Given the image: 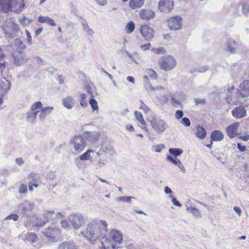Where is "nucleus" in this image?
<instances>
[{
    "instance_id": "f257e3e1",
    "label": "nucleus",
    "mask_w": 249,
    "mask_h": 249,
    "mask_svg": "<svg viewBox=\"0 0 249 249\" xmlns=\"http://www.w3.org/2000/svg\"><path fill=\"white\" fill-rule=\"evenodd\" d=\"M153 130L158 135H161L169 127L167 122L160 117L152 114L147 118Z\"/></svg>"
},
{
    "instance_id": "f03ea898",
    "label": "nucleus",
    "mask_w": 249,
    "mask_h": 249,
    "mask_svg": "<svg viewBox=\"0 0 249 249\" xmlns=\"http://www.w3.org/2000/svg\"><path fill=\"white\" fill-rule=\"evenodd\" d=\"M237 96L238 97V100H233L230 95H228L226 98V102L229 104L238 105L240 103L239 100L249 97V80H245L241 83L237 90Z\"/></svg>"
},
{
    "instance_id": "7ed1b4c3",
    "label": "nucleus",
    "mask_w": 249,
    "mask_h": 249,
    "mask_svg": "<svg viewBox=\"0 0 249 249\" xmlns=\"http://www.w3.org/2000/svg\"><path fill=\"white\" fill-rule=\"evenodd\" d=\"M81 234L90 243L93 244L98 241L100 234L92 224H89L86 229Z\"/></svg>"
},
{
    "instance_id": "20e7f679",
    "label": "nucleus",
    "mask_w": 249,
    "mask_h": 249,
    "mask_svg": "<svg viewBox=\"0 0 249 249\" xmlns=\"http://www.w3.org/2000/svg\"><path fill=\"white\" fill-rule=\"evenodd\" d=\"M158 63L160 68L166 71L174 69L177 65L176 59L171 55L160 57Z\"/></svg>"
},
{
    "instance_id": "39448f33",
    "label": "nucleus",
    "mask_w": 249,
    "mask_h": 249,
    "mask_svg": "<svg viewBox=\"0 0 249 249\" xmlns=\"http://www.w3.org/2000/svg\"><path fill=\"white\" fill-rule=\"evenodd\" d=\"M106 239L108 241L107 244L114 249L117 245H120L123 242V236L121 231L111 229L109 233V238H106Z\"/></svg>"
},
{
    "instance_id": "423d86ee",
    "label": "nucleus",
    "mask_w": 249,
    "mask_h": 249,
    "mask_svg": "<svg viewBox=\"0 0 249 249\" xmlns=\"http://www.w3.org/2000/svg\"><path fill=\"white\" fill-rule=\"evenodd\" d=\"M3 30L8 37H14L19 31V27L11 18L7 19L4 23Z\"/></svg>"
},
{
    "instance_id": "0eeeda50",
    "label": "nucleus",
    "mask_w": 249,
    "mask_h": 249,
    "mask_svg": "<svg viewBox=\"0 0 249 249\" xmlns=\"http://www.w3.org/2000/svg\"><path fill=\"white\" fill-rule=\"evenodd\" d=\"M14 64L17 66H20L25 63L29 58L27 55L21 50H16L12 54Z\"/></svg>"
},
{
    "instance_id": "6e6552de",
    "label": "nucleus",
    "mask_w": 249,
    "mask_h": 249,
    "mask_svg": "<svg viewBox=\"0 0 249 249\" xmlns=\"http://www.w3.org/2000/svg\"><path fill=\"white\" fill-rule=\"evenodd\" d=\"M71 144L73 145L74 150L77 152L83 151L86 146V141L81 135H75L71 140Z\"/></svg>"
},
{
    "instance_id": "1a4fd4ad",
    "label": "nucleus",
    "mask_w": 249,
    "mask_h": 249,
    "mask_svg": "<svg viewBox=\"0 0 249 249\" xmlns=\"http://www.w3.org/2000/svg\"><path fill=\"white\" fill-rule=\"evenodd\" d=\"M68 219L74 229H79L84 224V218L79 213H72L68 217Z\"/></svg>"
},
{
    "instance_id": "9d476101",
    "label": "nucleus",
    "mask_w": 249,
    "mask_h": 249,
    "mask_svg": "<svg viewBox=\"0 0 249 249\" xmlns=\"http://www.w3.org/2000/svg\"><path fill=\"white\" fill-rule=\"evenodd\" d=\"M35 206V203L29 200H25L20 203L18 207V210L23 215L31 212Z\"/></svg>"
},
{
    "instance_id": "9b49d317",
    "label": "nucleus",
    "mask_w": 249,
    "mask_h": 249,
    "mask_svg": "<svg viewBox=\"0 0 249 249\" xmlns=\"http://www.w3.org/2000/svg\"><path fill=\"white\" fill-rule=\"evenodd\" d=\"M158 9L162 12L169 13L173 9L174 2L171 0H160L158 3Z\"/></svg>"
},
{
    "instance_id": "f8f14e48",
    "label": "nucleus",
    "mask_w": 249,
    "mask_h": 249,
    "mask_svg": "<svg viewBox=\"0 0 249 249\" xmlns=\"http://www.w3.org/2000/svg\"><path fill=\"white\" fill-rule=\"evenodd\" d=\"M181 18L178 16L172 17L168 20L169 28L171 30H177L181 28Z\"/></svg>"
},
{
    "instance_id": "ddd939ff",
    "label": "nucleus",
    "mask_w": 249,
    "mask_h": 249,
    "mask_svg": "<svg viewBox=\"0 0 249 249\" xmlns=\"http://www.w3.org/2000/svg\"><path fill=\"white\" fill-rule=\"evenodd\" d=\"M140 32L143 37L148 41L151 40L154 35V30L147 25L141 26Z\"/></svg>"
},
{
    "instance_id": "4468645a",
    "label": "nucleus",
    "mask_w": 249,
    "mask_h": 249,
    "mask_svg": "<svg viewBox=\"0 0 249 249\" xmlns=\"http://www.w3.org/2000/svg\"><path fill=\"white\" fill-rule=\"evenodd\" d=\"M24 7V0H12L10 11L18 14L23 11Z\"/></svg>"
},
{
    "instance_id": "2eb2a0df",
    "label": "nucleus",
    "mask_w": 249,
    "mask_h": 249,
    "mask_svg": "<svg viewBox=\"0 0 249 249\" xmlns=\"http://www.w3.org/2000/svg\"><path fill=\"white\" fill-rule=\"evenodd\" d=\"M108 154L112 156L115 154V151L110 143L108 142H103L101 145L99 151L97 153L98 156H100L102 154Z\"/></svg>"
},
{
    "instance_id": "dca6fc26",
    "label": "nucleus",
    "mask_w": 249,
    "mask_h": 249,
    "mask_svg": "<svg viewBox=\"0 0 249 249\" xmlns=\"http://www.w3.org/2000/svg\"><path fill=\"white\" fill-rule=\"evenodd\" d=\"M231 114L233 117L238 119L245 117L247 114V110L242 106L234 108L231 111Z\"/></svg>"
},
{
    "instance_id": "f3484780",
    "label": "nucleus",
    "mask_w": 249,
    "mask_h": 249,
    "mask_svg": "<svg viewBox=\"0 0 249 249\" xmlns=\"http://www.w3.org/2000/svg\"><path fill=\"white\" fill-rule=\"evenodd\" d=\"M43 234L47 237L55 240V238L60 235L61 231L55 227L46 228L43 231Z\"/></svg>"
},
{
    "instance_id": "a211bd4d",
    "label": "nucleus",
    "mask_w": 249,
    "mask_h": 249,
    "mask_svg": "<svg viewBox=\"0 0 249 249\" xmlns=\"http://www.w3.org/2000/svg\"><path fill=\"white\" fill-rule=\"evenodd\" d=\"M84 137L90 143H94L99 140L100 133L96 131H86L84 133Z\"/></svg>"
},
{
    "instance_id": "6ab92c4d",
    "label": "nucleus",
    "mask_w": 249,
    "mask_h": 249,
    "mask_svg": "<svg viewBox=\"0 0 249 249\" xmlns=\"http://www.w3.org/2000/svg\"><path fill=\"white\" fill-rule=\"evenodd\" d=\"M239 124V122H236L227 127V135L230 138H233L236 135H238L237 131Z\"/></svg>"
},
{
    "instance_id": "aec40b11",
    "label": "nucleus",
    "mask_w": 249,
    "mask_h": 249,
    "mask_svg": "<svg viewBox=\"0 0 249 249\" xmlns=\"http://www.w3.org/2000/svg\"><path fill=\"white\" fill-rule=\"evenodd\" d=\"M11 83L5 78L0 79V95L4 96L10 89Z\"/></svg>"
},
{
    "instance_id": "412c9836",
    "label": "nucleus",
    "mask_w": 249,
    "mask_h": 249,
    "mask_svg": "<svg viewBox=\"0 0 249 249\" xmlns=\"http://www.w3.org/2000/svg\"><path fill=\"white\" fill-rule=\"evenodd\" d=\"M47 221H51L52 224L57 222L58 219H61V213H54L53 211L47 212L44 215Z\"/></svg>"
},
{
    "instance_id": "4be33fe9",
    "label": "nucleus",
    "mask_w": 249,
    "mask_h": 249,
    "mask_svg": "<svg viewBox=\"0 0 249 249\" xmlns=\"http://www.w3.org/2000/svg\"><path fill=\"white\" fill-rule=\"evenodd\" d=\"M140 17L144 20H148L154 18L155 13L149 9H142L139 13Z\"/></svg>"
},
{
    "instance_id": "5701e85b",
    "label": "nucleus",
    "mask_w": 249,
    "mask_h": 249,
    "mask_svg": "<svg viewBox=\"0 0 249 249\" xmlns=\"http://www.w3.org/2000/svg\"><path fill=\"white\" fill-rule=\"evenodd\" d=\"M40 179V176L38 173H31L28 177L29 182L34 184V187L37 188Z\"/></svg>"
},
{
    "instance_id": "b1692460",
    "label": "nucleus",
    "mask_w": 249,
    "mask_h": 249,
    "mask_svg": "<svg viewBox=\"0 0 249 249\" xmlns=\"http://www.w3.org/2000/svg\"><path fill=\"white\" fill-rule=\"evenodd\" d=\"M227 50L232 53H236L237 43L233 39H229L226 43Z\"/></svg>"
},
{
    "instance_id": "393cba45",
    "label": "nucleus",
    "mask_w": 249,
    "mask_h": 249,
    "mask_svg": "<svg viewBox=\"0 0 249 249\" xmlns=\"http://www.w3.org/2000/svg\"><path fill=\"white\" fill-rule=\"evenodd\" d=\"M53 107H46L42 109L39 115V119L40 121H44L46 116L51 114L53 110Z\"/></svg>"
},
{
    "instance_id": "a878e982",
    "label": "nucleus",
    "mask_w": 249,
    "mask_h": 249,
    "mask_svg": "<svg viewBox=\"0 0 249 249\" xmlns=\"http://www.w3.org/2000/svg\"><path fill=\"white\" fill-rule=\"evenodd\" d=\"M75 100L71 96H68L63 99V106L68 109H71L74 106Z\"/></svg>"
},
{
    "instance_id": "bb28decb",
    "label": "nucleus",
    "mask_w": 249,
    "mask_h": 249,
    "mask_svg": "<svg viewBox=\"0 0 249 249\" xmlns=\"http://www.w3.org/2000/svg\"><path fill=\"white\" fill-rule=\"evenodd\" d=\"M12 0H0V8L4 12L10 11V6Z\"/></svg>"
},
{
    "instance_id": "cd10ccee",
    "label": "nucleus",
    "mask_w": 249,
    "mask_h": 249,
    "mask_svg": "<svg viewBox=\"0 0 249 249\" xmlns=\"http://www.w3.org/2000/svg\"><path fill=\"white\" fill-rule=\"evenodd\" d=\"M39 111H32L26 113V120L30 123L35 124L36 120V116Z\"/></svg>"
},
{
    "instance_id": "c85d7f7f",
    "label": "nucleus",
    "mask_w": 249,
    "mask_h": 249,
    "mask_svg": "<svg viewBox=\"0 0 249 249\" xmlns=\"http://www.w3.org/2000/svg\"><path fill=\"white\" fill-rule=\"evenodd\" d=\"M144 0H130L129 6L133 10L141 8L144 4Z\"/></svg>"
},
{
    "instance_id": "c756f323",
    "label": "nucleus",
    "mask_w": 249,
    "mask_h": 249,
    "mask_svg": "<svg viewBox=\"0 0 249 249\" xmlns=\"http://www.w3.org/2000/svg\"><path fill=\"white\" fill-rule=\"evenodd\" d=\"M211 138L212 141L218 142L223 139L224 135L221 131L215 130L212 133Z\"/></svg>"
},
{
    "instance_id": "7c9ffc66",
    "label": "nucleus",
    "mask_w": 249,
    "mask_h": 249,
    "mask_svg": "<svg viewBox=\"0 0 249 249\" xmlns=\"http://www.w3.org/2000/svg\"><path fill=\"white\" fill-rule=\"evenodd\" d=\"M38 21L40 23H46L52 26L56 25L53 19L48 17L39 16L38 18Z\"/></svg>"
},
{
    "instance_id": "2f4dec72",
    "label": "nucleus",
    "mask_w": 249,
    "mask_h": 249,
    "mask_svg": "<svg viewBox=\"0 0 249 249\" xmlns=\"http://www.w3.org/2000/svg\"><path fill=\"white\" fill-rule=\"evenodd\" d=\"M196 133L197 137L200 139H203L206 136V132L203 127L198 125L196 126Z\"/></svg>"
},
{
    "instance_id": "473e14b6",
    "label": "nucleus",
    "mask_w": 249,
    "mask_h": 249,
    "mask_svg": "<svg viewBox=\"0 0 249 249\" xmlns=\"http://www.w3.org/2000/svg\"><path fill=\"white\" fill-rule=\"evenodd\" d=\"M143 82L144 87L147 91H154V87L151 85V83L150 82L148 78V76L145 75L143 76Z\"/></svg>"
},
{
    "instance_id": "72a5a7b5",
    "label": "nucleus",
    "mask_w": 249,
    "mask_h": 249,
    "mask_svg": "<svg viewBox=\"0 0 249 249\" xmlns=\"http://www.w3.org/2000/svg\"><path fill=\"white\" fill-rule=\"evenodd\" d=\"M25 239L29 243L33 244L37 240V236L35 233L28 232L25 236Z\"/></svg>"
},
{
    "instance_id": "f704fd0d",
    "label": "nucleus",
    "mask_w": 249,
    "mask_h": 249,
    "mask_svg": "<svg viewBox=\"0 0 249 249\" xmlns=\"http://www.w3.org/2000/svg\"><path fill=\"white\" fill-rule=\"evenodd\" d=\"M187 210L189 213H191L196 217L199 218L201 217L200 211L196 208L192 207H187Z\"/></svg>"
},
{
    "instance_id": "c9c22d12",
    "label": "nucleus",
    "mask_w": 249,
    "mask_h": 249,
    "mask_svg": "<svg viewBox=\"0 0 249 249\" xmlns=\"http://www.w3.org/2000/svg\"><path fill=\"white\" fill-rule=\"evenodd\" d=\"M99 156V159L98 161L97 162V166L101 168L105 165L107 163V161L106 157V156L104 154H102L101 155Z\"/></svg>"
},
{
    "instance_id": "e433bc0d",
    "label": "nucleus",
    "mask_w": 249,
    "mask_h": 249,
    "mask_svg": "<svg viewBox=\"0 0 249 249\" xmlns=\"http://www.w3.org/2000/svg\"><path fill=\"white\" fill-rule=\"evenodd\" d=\"M93 153V151L91 150H88L84 153L79 156V159L81 160H89L91 157V153Z\"/></svg>"
},
{
    "instance_id": "4c0bfd02",
    "label": "nucleus",
    "mask_w": 249,
    "mask_h": 249,
    "mask_svg": "<svg viewBox=\"0 0 249 249\" xmlns=\"http://www.w3.org/2000/svg\"><path fill=\"white\" fill-rule=\"evenodd\" d=\"M135 117L136 119L142 124H145V122L143 118L142 114L138 111H136L134 113Z\"/></svg>"
},
{
    "instance_id": "58836bf2",
    "label": "nucleus",
    "mask_w": 249,
    "mask_h": 249,
    "mask_svg": "<svg viewBox=\"0 0 249 249\" xmlns=\"http://www.w3.org/2000/svg\"><path fill=\"white\" fill-rule=\"evenodd\" d=\"M5 55L3 53V50L0 48V69L2 70L5 68Z\"/></svg>"
},
{
    "instance_id": "ea45409f",
    "label": "nucleus",
    "mask_w": 249,
    "mask_h": 249,
    "mask_svg": "<svg viewBox=\"0 0 249 249\" xmlns=\"http://www.w3.org/2000/svg\"><path fill=\"white\" fill-rule=\"evenodd\" d=\"M135 24L133 22H128L126 26V32L127 34L131 33L135 29Z\"/></svg>"
},
{
    "instance_id": "a19ab883",
    "label": "nucleus",
    "mask_w": 249,
    "mask_h": 249,
    "mask_svg": "<svg viewBox=\"0 0 249 249\" xmlns=\"http://www.w3.org/2000/svg\"><path fill=\"white\" fill-rule=\"evenodd\" d=\"M80 104L81 106L83 107H86L88 106V103L86 100L87 95L84 93H82L80 94Z\"/></svg>"
},
{
    "instance_id": "79ce46f5",
    "label": "nucleus",
    "mask_w": 249,
    "mask_h": 249,
    "mask_svg": "<svg viewBox=\"0 0 249 249\" xmlns=\"http://www.w3.org/2000/svg\"><path fill=\"white\" fill-rule=\"evenodd\" d=\"M169 152L174 156H178L182 153L183 150L178 148H170Z\"/></svg>"
},
{
    "instance_id": "37998d69",
    "label": "nucleus",
    "mask_w": 249,
    "mask_h": 249,
    "mask_svg": "<svg viewBox=\"0 0 249 249\" xmlns=\"http://www.w3.org/2000/svg\"><path fill=\"white\" fill-rule=\"evenodd\" d=\"M42 108V104L41 102L38 101L33 104L30 108V110L32 111H35L37 109H41Z\"/></svg>"
},
{
    "instance_id": "c03bdc74",
    "label": "nucleus",
    "mask_w": 249,
    "mask_h": 249,
    "mask_svg": "<svg viewBox=\"0 0 249 249\" xmlns=\"http://www.w3.org/2000/svg\"><path fill=\"white\" fill-rule=\"evenodd\" d=\"M132 199H135V198L133 196H120V197L117 198L116 200L118 201H125L131 204L132 203L131 200Z\"/></svg>"
},
{
    "instance_id": "a18cd8bd",
    "label": "nucleus",
    "mask_w": 249,
    "mask_h": 249,
    "mask_svg": "<svg viewBox=\"0 0 249 249\" xmlns=\"http://www.w3.org/2000/svg\"><path fill=\"white\" fill-rule=\"evenodd\" d=\"M63 249H77L72 242L63 243Z\"/></svg>"
},
{
    "instance_id": "49530a36",
    "label": "nucleus",
    "mask_w": 249,
    "mask_h": 249,
    "mask_svg": "<svg viewBox=\"0 0 249 249\" xmlns=\"http://www.w3.org/2000/svg\"><path fill=\"white\" fill-rule=\"evenodd\" d=\"M151 51L156 54H164L165 53V50L164 48H153L151 49Z\"/></svg>"
},
{
    "instance_id": "de8ad7c7",
    "label": "nucleus",
    "mask_w": 249,
    "mask_h": 249,
    "mask_svg": "<svg viewBox=\"0 0 249 249\" xmlns=\"http://www.w3.org/2000/svg\"><path fill=\"white\" fill-rule=\"evenodd\" d=\"M89 103L94 111L98 110V107L97 106V102L95 99H91L89 101Z\"/></svg>"
},
{
    "instance_id": "09e8293b",
    "label": "nucleus",
    "mask_w": 249,
    "mask_h": 249,
    "mask_svg": "<svg viewBox=\"0 0 249 249\" xmlns=\"http://www.w3.org/2000/svg\"><path fill=\"white\" fill-rule=\"evenodd\" d=\"M15 43L18 46L17 50L22 51L25 48V45L19 40H17Z\"/></svg>"
},
{
    "instance_id": "8fccbe9b",
    "label": "nucleus",
    "mask_w": 249,
    "mask_h": 249,
    "mask_svg": "<svg viewBox=\"0 0 249 249\" xmlns=\"http://www.w3.org/2000/svg\"><path fill=\"white\" fill-rule=\"evenodd\" d=\"M147 73L149 76L153 79H156L157 78V74L156 71L152 69H149L147 71Z\"/></svg>"
},
{
    "instance_id": "3c124183",
    "label": "nucleus",
    "mask_w": 249,
    "mask_h": 249,
    "mask_svg": "<svg viewBox=\"0 0 249 249\" xmlns=\"http://www.w3.org/2000/svg\"><path fill=\"white\" fill-rule=\"evenodd\" d=\"M180 123L185 126H189L191 125L190 121L187 117L183 118L180 121Z\"/></svg>"
},
{
    "instance_id": "603ef678",
    "label": "nucleus",
    "mask_w": 249,
    "mask_h": 249,
    "mask_svg": "<svg viewBox=\"0 0 249 249\" xmlns=\"http://www.w3.org/2000/svg\"><path fill=\"white\" fill-rule=\"evenodd\" d=\"M27 192V186L26 185L21 184L18 190L20 194H25Z\"/></svg>"
},
{
    "instance_id": "864d4df0",
    "label": "nucleus",
    "mask_w": 249,
    "mask_h": 249,
    "mask_svg": "<svg viewBox=\"0 0 249 249\" xmlns=\"http://www.w3.org/2000/svg\"><path fill=\"white\" fill-rule=\"evenodd\" d=\"M243 13L246 15L249 13V5L244 4L242 6Z\"/></svg>"
},
{
    "instance_id": "5fc2aeb1",
    "label": "nucleus",
    "mask_w": 249,
    "mask_h": 249,
    "mask_svg": "<svg viewBox=\"0 0 249 249\" xmlns=\"http://www.w3.org/2000/svg\"><path fill=\"white\" fill-rule=\"evenodd\" d=\"M142 105L140 107L141 109H142L145 113H147L150 111V108L145 105L142 101H141Z\"/></svg>"
},
{
    "instance_id": "6e6d98bb",
    "label": "nucleus",
    "mask_w": 249,
    "mask_h": 249,
    "mask_svg": "<svg viewBox=\"0 0 249 249\" xmlns=\"http://www.w3.org/2000/svg\"><path fill=\"white\" fill-rule=\"evenodd\" d=\"M18 219V216L16 214H12L5 218V220L8 219H13L14 221H17Z\"/></svg>"
},
{
    "instance_id": "4d7b16f0",
    "label": "nucleus",
    "mask_w": 249,
    "mask_h": 249,
    "mask_svg": "<svg viewBox=\"0 0 249 249\" xmlns=\"http://www.w3.org/2000/svg\"><path fill=\"white\" fill-rule=\"evenodd\" d=\"M169 197L172 198V201L174 205L180 207L181 204L177 200V199L172 195L169 196Z\"/></svg>"
},
{
    "instance_id": "13d9d810",
    "label": "nucleus",
    "mask_w": 249,
    "mask_h": 249,
    "mask_svg": "<svg viewBox=\"0 0 249 249\" xmlns=\"http://www.w3.org/2000/svg\"><path fill=\"white\" fill-rule=\"evenodd\" d=\"M165 147L164 144H160L159 145H157L155 146V151L156 152H160L162 149L165 148Z\"/></svg>"
},
{
    "instance_id": "bf43d9fd",
    "label": "nucleus",
    "mask_w": 249,
    "mask_h": 249,
    "mask_svg": "<svg viewBox=\"0 0 249 249\" xmlns=\"http://www.w3.org/2000/svg\"><path fill=\"white\" fill-rule=\"evenodd\" d=\"M183 115V111L180 110H178L177 111H176L175 113V118L179 120L182 117Z\"/></svg>"
},
{
    "instance_id": "052dcab7",
    "label": "nucleus",
    "mask_w": 249,
    "mask_h": 249,
    "mask_svg": "<svg viewBox=\"0 0 249 249\" xmlns=\"http://www.w3.org/2000/svg\"><path fill=\"white\" fill-rule=\"evenodd\" d=\"M195 102L196 105H198L199 104H204L206 102L205 99H200V98H195Z\"/></svg>"
},
{
    "instance_id": "680f3d73",
    "label": "nucleus",
    "mask_w": 249,
    "mask_h": 249,
    "mask_svg": "<svg viewBox=\"0 0 249 249\" xmlns=\"http://www.w3.org/2000/svg\"><path fill=\"white\" fill-rule=\"evenodd\" d=\"M100 222L101 223V224L102 226L103 230L105 231H107V226H108L107 222L105 220H100Z\"/></svg>"
},
{
    "instance_id": "e2e57ef3",
    "label": "nucleus",
    "mask_w": 249,
    "mask_h": 249,
    "mask_svg": "<svg viewBox=\"0 0 249 249\" xmlns=\"http://www.w3.org/2000/svg\"><path fill=\"white\" fill-rule=\"evenodd\" d=\"M158 99L159 101H160V103L162 104L166 103L168 101V97L165 95L162 96L160 98H158Z\"/></svg>"
},
{
    "instance_id": "0e129e2a",
    "label": "nucleus",
    "mask_w": 249,
    "mask_h": 249,
    "mask_svg": "<svg viewBox=\"0 0 249 249\" xmlns=\"http://www.w3.org/2000/svg\"><path fill=\"white\" fill-rule=\"evenodd\" d=\"M142 129L144 130L146 132L147 136L150 140H154V137L150 134V133L149 132L148 129L146 127H143L142 128Z\"/></svg>"
},
{
    "instance_id": "69168bd1",
    "label": "nucleus",
    "mask_w": 249,
    "mask_h": 249,
    "mask_svg": "<svg viewBox=\"0 0 249 249\" xmlns=\"http://www.w3.org/2000/svg\"><path fill=\"white\" fill-rule=\"evenodd\" d=\"M151 45L150 43H147V44L141 45V48L142 50L145 51V50H149L151 48Z\"/></svg>"
},
{
    "instance_id": "338daca9",
    "label": "nucleus",
    "mask_w": 249,
    "mask_h": 249,
    "mask_svg": "<svg viewBox=\"0 0 249 249\" xmlns=\"http://www.w3.org/2000/svg\"><path fill=\"white\" fill-rule=\"evenodd\" d=\"M84 30L87 32L88 35L90 36H92L94 34V31L89 27H87Z\"/></svg>"
},
{
    "instance_id": "774afa93",
    "label": "nucleus",
    "mask_w": 249,
    "mask_h": 249,
    "mask_svg": "<svg viewBox=\"0 0 249 249\" xmlns=\"http://www.w3.org/2000/svg\"><path fill=\"white\" fill-rule=\"evenodd\" d=\"M15 161L16 163L19 166H21L24 163V160L22 158H17Z\"/></svg>"
}]
</instances>
